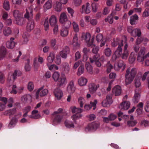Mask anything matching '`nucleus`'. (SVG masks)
Here are the masks:
<instances>
[{
  "mask_svg": "<svg viewBox=\"0 0 149 149\" xmlns=\"http://www.w3.org/2000/svg\"><path fill=\"white\" fill-rule=\"evenodd\" d=\"M130 69L128 68L126 71V73L125 74V82L126 85H128L132 82L133 81L134 77L130 76Z\"/></svg>",
  "mask_w": 149,
  "mask_h": 149,
  "instance_id": "nucleus-1",
  "label": "nucleus"
},
{
  "mask_svg": "<svg viewBox=\"0 0 149 149\" xmlns=\"http://www.w3.org/2000/svg\"><path fill=\"white\" fill-rule=\"evenodd\" d=\"M44 86H42L39 88L36 93V98L38 99V97L39 95L41 97H42L46 95L48 92V91L47 89L43 90Z\"/></svg>",
  "mask_w": 149,
  "mask_h": 149,
  "instance_id": "nucleus-2",
  "label": "nucleus"
},
{
  "mask_svg": "<svg viewBox=\"0 0 149 149\" xmlns=\"http://www.w3.org/2000/svg\"><path fill=\"white\" fill-rule=\"evenodd\" d=\"M145 53L144 50L142 49H141L138 54L137 57V61L139 62H142L143 64V61L146 59L145 56H144Z\"/></svg>",
  "mask_w": 149,
  "mask_h": 149,
  "instance_id": "nucleus-3",
  "label": "nucleus"
},
{
  "mask_svg": "<svg viewBox=\"0 0 149 149\" xmlns=\"http://www.w3.org/2000/svg\"><path fill=\"white\" fill-rule=\"evenodd\" d=\"M26 11L24 17L27 19L29 20H33V10L31 8H29L26 9Z\"/></svg>",
  "mask_w": 149,
  "mask_h": 149,
  "instance_id": "nucleus-4",
  "label": "nucleus"
},
{
  "mask_svg": "<svg viewBox=\"0 0 149 149\" xmlns=\"http://www.w3.org/2000/svg\"><path fill=\"white\" fill-rule=\"evenodd\" d=\"M54 93L57 100H60L63 95L62 91L60 89L59 87L57 88L54 90Z\"/></svg>",
  "mask_w": 149,
  "mask_h": 149,
  "instance_id": "nucleus-5",
  "label": "nucleus"
},
{
  "mask_svg": "<svg viewBox=\"0 0 149 149\" xmlns=\"http://www.w3.org/2000/svg\"><path fill=\"white\" fill-rule=\"evenodd\" d=\"M130 107V104L129 102L128 101H124L121 103L120 106L118 107L121 110H127Z\"/></svg>",
  "mask_w": 149,
  "mask_h": 149,
  "instance_id": "nucleus-6",
  "label": "nucleus"
},
{
  "mask_svg": "<svg viewBox=\"0 0 149 149\" xmlns=\"http://www.w3.org/2000/svg\"><path fill=\"white\" fill-rule=\"evenodd\" d=\"M67 91L70 93H73L75 91V87L74 86L73 81H70L67 87Z\"/></svg>",
  "mask_w": 149,
  "mask_h": 149,
  "instance_id": "nucleus-7",
  "label": "nucleus"
},
{
  "mask_svg": "<svg viewBox=\"0 0 149 149\" xmlns=\"http://www.w3.org/2000/svg\"><path fill=\"white\" fill-rule=\"evenodd\" d=\"M121 88L120 86L117 85L115 86L112 89L113 93L115 94L116 96L120 95L121 93Z\"/></svg>",
  "mask_w": 149,
  "mask_h": 149,
  "instance_id": "nucleus-8",
  "label": "nucleus"
},
{
  "mask_svg": "<svg viewBox=\"0 0 149 149\" xmlns=\"http://www.w3.org/2000/svg\"><path fill=\"white\" fill-rule=\"evenodd\" d=\"M91 36L89 33H83L82 34L81 40H84L88 44L90 42Z\"/></svg>",
  "mask_w": 149,
  "mask_h": 149,
  "instance_id": "nucleus-9",
  "label": "nucleus"
},
{
  "mask_svg": "<svg viewBox=\"0 0 149 149\" xmlns=\"http://www.w3.org/2000/svg\"><path fill=\"white\" fill-rule=\"evenodd\" d=\"M34 27V23L33 20H29L26 26V30L30 32Z\"/></svg>",
  "mask_w": 149,
  "mask_h": 149,
  "instance_id": "nucleus-10",
  "label": "nucleus"
},
{
  "mask_svg": "<svg viewBox=\"0 0 149 149\" xmlns=\"http://www.w3.org/2000/svg\"><path fill=\"white\" fill-rule=\"evenodd\" d=\"M123 41L122 40H120L118 38H116L114 40V41L112 43V45L113 47H115L118 45V46H120V47L123 46Z\"/></svg>",
  "mask_w": 149,
  "mask_h": 149,
  "instance_id": "nucleus-11",
  "label": "nucleus"
},
{
  "mask_svg": "<svg viewBox=\"0 0 149 149\" xmlns=\"http://www.w3.org/2000/svg\"><path fill=\"white\" fill-rule=\"evenodd\" d=\"M14 22L16 24L20 26L24 25L25 22L24 18L22 17L15 19Z\"/></svg>",
  "mask_w": 149,
  "mask_h": 149,
  "instance_id": "nucleus-12",
  "label": "nucleus"
},
{
  "mask_svg": "<svg viewBox=\"0 0 149 149\" xmlns=\"http://www.w3.org/2000/svg\"><path fill=\"white\" fill-rule=\"evenodd\" d=\"M99 124L98 123L93 122L89 124L87 128L88 130L91 129H96L99 127Z\"/></svg>",
  "mask_w": 149,
  "mask_h": 149,
  "instance_id": "nucleus-13",
  "label": "nucleus"
},
{
  "mask_svg": "<svg viewBox=\"0 0 149 149\" xmlns=\"http://www.w3.org/2000/svg\"><path fill=\"white\" fill-rule=\"evenodd\" d=\"M78 38L77 37V34H75L73 38L72 44L74 47H79L80 46V44L78 41Z\"/></svg>",
  "mask_w": 149,
  "mask_h": 149,
  "instance_id": "nucleus-14",
  "label": "nucleus"
},
{
  "mask_svg": "<svg viewBox=\"0 0 149 149\" xmlns=\"http://www.w3.org/2000/svg\"><path fill=\"white\" fill-rule=\"evenodd\" d=\"M118 69H116L115 67V69L117 70H118L120 69H121L122 71H123L125 68V65L123 61L121 60H120L118 63Z\"/></svg>",
  "mask_w": 149,
  "mask_h": 149,
  "instance_id": "nucleus-15",
  "label": "nucleus"
},
{
  "mask_svg": "<svg viewBox=\"0 0 149 149\" xmlns=\"http://www.w3.org/2000/svg\"><path fill=\"white\" fill-rule=\"evenodd\" d=\"M6 51L5 47L2 46L0 48V60L4 58L6 54Z\"/></svg>",
  "mask_w": 149,
  "mask_h": 149,
  "instance_id": "nucleus-16",
  "label": "nucleus"
},
{
  "mask_svg": "<svg viewBox=\"0 0 149 149\" xmlns=\"http://www.w3.org/2000/svg\"><path fill=\"white\" fill-rule=\"evenodd\" d=\"M68 20L67 17L65 13H62L60 15L59 22L60 23L63 24L64 22Z\"/></svg>",
  "mask_w": 149,
  "mask_h": 149,
  "instance_id": "nucleus-17",
  "label": "nucleus"
},
{
  "mask_svg": "<svg viewBox=\"0 0 149 149\" xmlns=\"http://www.w3.org/2000/svg\"><path fill=\"white\" fill-rule=\"evenodd\" d=\"M85 67L87 72L90 74H92L93 73V68L89 62H86L85 64Z\"/></svg>",
  "mask_w": 149,
  "mask_h": 149,
  "instance_id": "nucleus-18",
  "label": "nucleus"
},
{
  "mask_svg": "<svg viewBox=\"0 0 149 149\" xmlns=\"http://www.w3.org/2000/svg\"><path fill=\"white\" fill-rule=\"evenodd\" d=\"M90 4L88 3H87L86 5H84L82 6V11L83 10L87 14H88L90 12V8L89 6Z\"/></svg>",
  "mask_w": 149,
  "mask_h": 149,
  "instance_id": "nucleus-19",
  "label": "nucleus"
},
{
  "mask_svg": "<svg viewBox=\"0 0 149 149\" xmlns=\"http://www.w3.org/2000/svg\"><path fill=\"white\" fill-rule=\"evenodd\" d=\"M31 98V96L29 95H24L22 96L21 99V100L24 103H26Z\"/></svg>",
  "mask_w": 149,
  "mask_h": 149,
  "instance_id": "nucleus-20",
  "label": "nucleus"
},
{
  "mask_svg": "<svg viewBox=\"0 0 149 149\" xmlns=\"http://www.w3.org/2000/svg\"><path fill=\"white\" fill-rule=\"evenodd\" d=\"M58 86L59 87L64 84L66 81V78L65 77H61L58 79Z\"/></svg>",
  "mask_w": 149,
  "mask_h": 149,
  "instance_id": "nucleus-21",
  "label": "nucleus"
},
{
  "mask_svg": "<svg viewBox=\"0 0 149 149\" xmlns=\"http://www.w3.org/2000/svg\"><path fill=\"white\" fill-rule=\"evenodd\" d=\"M53 116L54 117L53 120L54 122L59 123L61 122V120L63 118V117L59 114H55Z\"/></svg>",
  "mask_w": 149,
  "mask_h": 149,
  "instance_id": "nucleus-22",
  "label": "nucleus"
},
{
  "mask_svg": "<svg viewBox=\"0 0 149 149\" xmlns=\"http://www.w3.org/2000/svg\"><path fill=\"white\" fill-rule=\"evenodd\" d=\"M141 35V32L140 30L138 29H136L133 30L132 33V36L134 37L137 36L140 37Z\"/></svg>",
  "mask_w": 149,
  "mask_h": 149,
  "instance_id": "nucleus-23",
  "label": "nucleus"
},
{
  "mask_svg": "<svg viewBox=\"0 0 149 149\" xmlns=\"http://www.w3.org/2000/svg\"><path fill=\"white\" fill-rule=\"evenodd\" d=\"M3 33L6 36H8L11 34L12 31L10 28L5 27L3 30Z\"/></svg>",
  "mask_w": 149,
  "mask_h": 149,
  "instance_id": "nucleus-24",
  "label": "nucleus"
},
{
  "mask_svg": "<svg viewBox=\"0 0 149 149\" xmlns=\"http://www.w3.org/2000/svg\"><path fill=\"white\" fill-rule=\"evenodd\" d=\"M50 24L52 26L56 25V18L55 16L52 15L49 19Z\"/></svg>",
  "mask_w": 149,
  "mask_h": 149,
  "instance_id": "nucleus-25",
  "label": "nucleus"
},
{
  "mask_svg": "<svg viewBox=\"0 0 149 149\" xmlns=\"http://www.w3.org/2000/svg\"><path fill=\"white\" fill-rule=\"evenodd\" d=\"M84 66L83 64H81L78 68L77 74L78 76H80L84 73Z\"/></svg>",
  "mask_w": 149,
  "mask_h": 149,
  "instance_id": "nucleus-26",
  "label": "nucleus"
},
{
  "mask_svg": "<svg viewBox=\"0 0 149 149\" xmlns=\"http://www.w3.org/2000/svg\"><path fill=\"white\" fill-rule=\"evenodd\" d=\"M136 54L133 52H132L130 54L129 58V63L131 64L133 63L135 61L136 59Z\"/></svg>",
  "mask_w": 149,
  "mask_h": 149,
  "instance_id": "nucleus-27",
  "label": "nucleus"
},
{
  "mask_svg": "<svg viewBox=\"0 0 149 149\" xmlns=\"http://www.w3.org/2000/svg\"><path fill=\"white\" fill-rule=\"evenodd\" d=\"M52 2L51 0H48L44 6L45 9L48 10L50 9L52 6Z\"/></svg>",
  "mask_w": 149,
  "mask_h": 149,
  "instance_id": "nucleus-28",
  "label": "nucleus"
},
{
  "mask_svg": "<svg viewBox=\"0 0 149 149\" xmlns=\"http://www.w3.org/2000/svg\"><path fill=\"white\" fill-rule=\"evenodd\" d=\"M89 88L91 93L93 94L96 91V85L94 84H91L89 85Z\"/></svg>",
  "mask_w": 149,
  "mask_h": 149,
  "instance_id": "nucleus-29",
  "label": "nucleus"
},
{
  "mask_svg": "<svg viewBox=\"0 0 149 149\" xmlns=\"http://www.w3.org/2000/svg\"><path fill=\"white\" fill-rule=\"evenodd\" d=\"M79 84L81 86L85 85L87 82L86 79L81 77L78 80Z\"/></svg>",
  "mask_w": 149,
  "mask_h": 149,
  "instance_id": "nucleus-30",
  "label": "nucleus"
},
{
  "mask_svg": "<svg viewBox=\"0 0 149 149\" xmlns=\"http://www.w3.org/2000/svg\"><path fill=\"white\" fill-rule=\"evenodd\" d=\"M82 51L84 53L83 57L84 58H86V60L87 59L88 57V54L90 51V49L86 47H84L83 48Z\"/></svg>",
  "mask_w": 149,
  "mask_h": 149,
  "instance_id": "nucleus-31",
  "label": "nucleus"
},
{
  "mask_svg": "<svg viewBox=\"0 0 149 149\" xmlns=\"http://www.w3.org/2000/svg\"><path fill=\"white\" fill-rule=\"evenodd\" d=\"M55 9L56 11L60 12L62 9L61 4L59 2L57 1L56 3L55 6Z\"/></svg>",
  "mask_w": 149,
  "mask_h": 149,
  "instance_id": "nucleus-32",
  "label": "nucleus"
},
{
  "mask_svg": "<svg viewBox=\"0 0 149 149\" xmlns=\"http://www.w3.org/2000/svg\"><path fill=\"white\" fill-rule=\"evenodd\" d=\"M122 50L121 47L119 45V46H118L117 49L115 51L114 54L120 57L122 54Z\"/></svg>",
  "mask_w": 149,
  "mask_h": 149,
  "instance_id": "nucleus-33",
  "label": "nucleus"
},
{
  "mask_svg": "<svg viewBox=\"0 0 149 149\" xmlns=\"http://www.w3.org/2000/svg\"><path fill=\"white\" fill-rule=\"evenodd\" d=\"M15 44V42L13 41H8L6 43V47L8 48L13 49Z\"/></svg>",
  "mask_w": 149,
  "mask_h": 149,
  "instance_id": "nucleus-34",
  "label": "nucleus"
},
{
  "mask_svg": "<svg viewBox=\"0 0 149 149\" xmlns=\"http://www.w3.org/2000/svg\"><path fill=\"white\" fill-rule=\"evenodd\" d=\"M60 74L57 72H55L52 75V78L55 81H57L59 78Z\"/></svg>",
  "mask_w": 149,
  "mask_h": 149,
  "instance_id": "nucleus-35",
  "label": "nucleus"
},
{
  "mask_svg": "<svg viewBox=\"0 0 149 149\" xmlns=\"http://www.w3.org/2000/svg\"><path fill=\"white\" fill-rule=\"evenodd\" d=\"M17 119L15 117L12 118L8 125V126L11 127L13 125H15L17 122Z\"/></svg>",
  "mask_w": 149,
  "mask_h": 149,
  "instance_id": "nucleus-36",
  "label": "nucleus"
},
{
  "mask_svg": "<svg viewBox=\"0 0 149 149\" xmlns=\"http://www.w3.org/2000/svg\"><path fill=\"white\" fill-rule=\"evenodd\" d=\"M82 116V115L80 113H76L75 114L73 115L72 116V118L74 120V122L76 123V120L79 118H81Z\"/></svg>",
  "mask_w": 149,
  "mask_h": 149,
  "instance_id": "nucleus-37",
  "label": "nucleus"
},
{
  "mask_svg": "<svg viewBox=\"0 0 149 149\" xmlns=\"http://www.w3.org/2000/svg\"><path fill=\"white\" fill-rule=\"evenodd\" d=\"M82 111V109L79 108H76L74 107L72 108V113H81Z\"/></svg>",
  "mask_w": 149,
  "mask_h": 149,
  "instance_id": "nucleus-38",
  "label": "nucleus"
},
{
  "mask_svg": "<svg viewBox=\"0 0 149 149\" xmlns=\"http://www.w3.org/2000/svg\"><path fill=\"white\" fill-rule=\"evenodd\" d=\"M68 33L67 29H63L60 31V34L62 37H65L67 36Z\"/></svg>",
  "mask_w": 149,
  "mask_h": 149,
  "instance_id": "nucleus-39",
  "label": "nucleus"
},
{
  "mask_svg": "<svg viewBox=\"0 0 149 149\" xmlns=\"http://www.w3.org/2000/svg\"><path fill=\"white\" fill-rule=\"evenodd\" d=\"M22 74V72L19 71L15 70L14 72L12 75L13 79L14 80H15L17 78V76H20Z\"/></svg>",
  "mask_w": 149,
  "mask_h": 149,
  "instance_id": "nucleus-40",
  "label": "nucleus"
},
{
  "mask_svg": "<svg viewBox=\"0 0 149 149\" xmlns=\"http://www.w3.org/2000/svg\"><path fill=\"white\" fill-rule=\"evenodd\" d=\"M140 95L139 93H136L134 96V103H137L139 101Z\"/></svg>",
  "mask_w": 149,
  "mask_h": 149,
  "instance_id": "nucleus-41",
  "label": "nucleus"
},
{
  "mask_svg": "<svg viewBox=\"0 0 149 149\" xmlns=\"http://www.w3.org/2000/svg\"><path fill=\"white\" fill-rule=\"evenodd\" d=\"M14 17L15 19L22 17L21 14L18 10H15L13 12Z\"/></svg>",
  "mask_w": 149,
  "mask_h": 149,
  "instance_id": "nucleus-42",
  "label": "nucleus"
},
{
  "mask_svg": "<svg viewBox=\"0 0 149 149\" xmlns=\"http://www.w3.org/2000/svg\"><path fill=\"white\" fill-rule=\"evenodd\" d=\"M134 84L136 87H139L141 85L140 79L138 77H136L134 79Z\"/></svg>",
  "mask_w": 149,
  "mask_h": 149,
  "instance_id": "nucleus-43",
  "label": "nucleus"
},
{
  "mask_svg": "<svg viewBox=\"0 0 149 149\" xmlns=\"http://www.w3.org/2000/svg\"><path fill=\"white\" fill-rule=\"evenodd\" d=\"M54 58V55L52 53L50 54L47 58V60L48 62L50 63H52L53 62Z\"/></svg>",
  "mask_w": 149,
  "mask_h": 149,
  "instance_id": "nucleus-44",
  "label": "nucleus"
},
{
  "mask_svg": "<svg viewBox=\"0 0 149 149\" xmlns=\"http://www.w3.org/2000/svg\"><path fill=\"white\" fill-rule=\"evenodd\" d=\"M63 23L64 24V27L67 29L70 27L71 24V22L68 20L65 21Z\"/></svg>",
  "mask_w": 149,
  "mask_h": 149,
  "instance_id": "nucleus-45",
  "label": "nucleus"
},
{
  "mask_svg": "<svg viewBox=\"0 0 149 149\" xmlns=\"http://www.w3.org/2000/svg\"><path fill=\"white\" fill-rule=\"evenodd\" d=\"M72 25L74 31L76 32H78L79 30L78 25L75 22H73Z\"/></svg>",
  "mask_w": 149,
  "mask_h": 149,
  "instance_id": "nucleus-46",
  "label": "nucleus"
},
{
  "mask_svg": "<svg viewBox=\"0 0 149 149\" xmlns=\"http://www.w3.org/2000/svg\"><path fill=\"white\" fill-rule=\"evenodd\" d=\"M3 8L6 10H8L10 9V4L8 1H5L3 4Z\"/></svg>",
  "mask_w": 149,
  "mask_h": 149,
  "instance_id": "nucleus-47",
  "label": "nucleus"
},
{
  "mask_svg": "<svg viewBox=\"0 0 149 149\" xmlns=\"http://www.w3.org/2000/svg\"><path fill=\"white\" fill-rule=\"evenodd\" d=\"M98 55L96 54L92 58H90V60L91 63H93L97 61L98 59Z\"/></svg>",
  "mask_w": 149,
  "mask_h": 149,
  "instance_id": "nucleus-48",
  "label": "nucleus"
},
{
  "mask_svg": "<svg viewBox=\"0 0 149 149\" xmlns=\"http://www.w3.org/2000/svg\"><path fill=\"white\" fill-rule=\"evenodd\" d=\"M103 38V36L102 34L99 33L96 36V40L98 42H100L102 41Z\"/></svg>",
  "mask_w": 149,
  "mask_h": 149,
  "instance_id": "nucleus-49",
  "label": "nucleus"
},
{
  "mask_svg": "<svg viewBox=\"0 0 149 149\" xmlns=\"http://www.w3.org/2000/svg\"><path fill=\"white\" fill-rule=\"evenodd\" d=\"M48 18H47L45 19V21L44 23L45 29L46 31L48 30L49 29V25L48 21Z\"/></svg>",
  "mask_w": 149,
  "mask_h": 149,
  "instance_id": "nucleus-50",
  "label": "nucleus"
},
{
  "mask_svg": "<svg viewBox=\"0 0 149 149\" xmlns=\"http://www.w3.org/2000/svg\"><path fill=\"white\" fill-rule=\"evenodd\" d=\"M137 72L136 70V68H133L130 72V75L134 78Z\"/></svg>",
  "mask_w": 149,
  "mask_h": 149,
  "instance_id": "nucleus-51",
  "label": "nucleus"
},
{
  "mask_svg": "<svg viewBox=\"0 0 149 149\" xmlns=\"http://www.w3.org/2000/svg\"><path fill=\"white\" fill-rule=\"evenodd\" d=\"M128 51H124V52L121 55L122 58L123 59H126L128 56Z\"/></svg>",
  "mask_w": 149,
  "mask_h": 149,
  "instance_id": "nucleus-52",
  "label": "nucleus"
},
{
  "mask_svg": "<svg viewBox=\"0 0 149 149\" xmlns=\"http://www.w3.org/2000/svg\"><path fill=\"white\" fill-rule=\"evenodd\" d=\"M137 123L136 120L128 121L127 122V124L129 126H135Z\"/></svg>",
  "mask_w": 149,
  "mask_h": 149,
  "instance_id": "nucleus-53",
  "label": "nucleus"
},
{
  "mask_svg": "<svg viewBox=\"0 0 149 149\" xmlns=\"http://www.w3.org/2000/svg\"><path fill=\"white\" fill-rule=\"evenodd\" d=\"M104 53L107 56H109L111 54V52L109 48H107L105 49Z\"/></svg>",
  "mask_w": 149,
  "mask_h": 149,
  "instance_id": "nucleus-54",
  "label": "nucleus"
},
{
  "mask_svg": "<svg viewBox=\"0 0 149 149\" xmlns=\"http://www.w3.org/2000/svg\"><path fill=\"white\" fill-rule=\"evenodd\" d=\"M102 104L103 107H107L109 106L110 104H111L104 100L102 102Z\"/></svg>",
  "mask_w": 149,
  "mask_h": 149,
  "instance_id": "nucleus-55",
  "label": "nucleus"
},
{
  "mask_svg": "<svg viewBox=\"0 0 149 149\" xmlns=\"http://www.w3.org/2000/svg\"><path fill=\"white\" fill-rule=\"evenodd\" d=\"M27 63L25 65V69L26 71H29L31 69L29 65V59H27Z\"/></svg>",
  "mask_w": 149,
  "mask_h": 149,
  "instance_id": "nucleus-56",
  "label": "nucleus"
},
{
  "mask_svg": "<svg viewBox=\"0 0 149 149\" xmlns=\"http://www.w3.org/2000/svg\"><path fill=\"white\" fill-rule=\"evenodd\" d=\"M112 97V96L111 95H108L107 96L106 99L105 100L110 103L112 104L113 102Z\"/></svg>",
  "mask_w": 149,
  "mask_h": 149,
  "instance_id": "nucleus-57",
  "label": "nucleus"
},
{
  "mask_svg": "<svg viewBox=\"0 0 149 149\" xmlns=\"http://www.w3.org/2000/svg\"><path fill=\"white\" fill-rule=\"evenodd\" d=\"M56 43V40L55 39H52L51 41V46L54 49H56V48L54 46L55 45Z\"/></svg>",
  "mask_w": 149,
  "mask_h": 149,
  "instance_id": "nucleus-58",
  "label": "nucleus"
},
{
  "mask_svg": "<svg viewBox=\"0 0 149 149\" xmlns=\"http://www.w3.org/2000/svg\"><path fill=\"white\" fill-rule=\"evenodd\" d=\"M4 76L3 73L0 72V82L1 84H3L4 82Z\"/></svg>",
  "mask_w": 149,
  "mask_h": 149,
  "instance_id": "nucleus-59",
  "label": "nucleus"
},
{
  "mask_svg": "<svg viewBox=\"0 0 149 149\" xmlns=\"http://www.w3.org/2000/svg\"><path fill=\"white\" fill-rule=\"evenodd\" d=\"M149 16V8H146L143 14V17H148Z\"/></svg>",
  "mask_w": 149,
  "mask_h": 149,
  "instance_id": "nucleus-60",
  "label": "nucleus"
},
{
  "mask_svg": "<svg viewBox=\"0 0 149 149\" xmlns=\"http://www.w3.org/2000/svg\"><path fill=\"white\" fill-rule=\"evenodd\" d=\"M22 0H12V2L13 4L15 5H20L21 3Z\"/></svg>",
  "mask_w": 149,
  "mask_h": 149,
  "instance_id": "nucleus-61",
  "label": "nucleus"
},
{
  "mask_svg": "<svg viewBox=\"0 0 149 149\" xmlns=\"http://www.w3.org/2000/svg\"><path fill=\"white\" fill-rule=\"evenodd\" d=\"M34 86L32 82H29L28 86V90L31 91L33 90V89Z\"/></svg>",
  "mask_w": 149,
  "mask_h": 149,
  "instance_id": "nucleus-62",
  "label": "nucleus"
},
{
  "mask_svg": "<svg viewBox=\"0 0 149 149\" xmlns=\"http://www.w3.org/2000/svg\"><path fill=\"white\" fill-rule=\"evenodd\" d=\"M64 71L66 73H68L69 71V67L68 64L66 65L63 66Z\"/></svg>",
  "mask_w": 149,
  "mask_h": 149,
  "instance_id": "nucleus-63",
  "label": "nucleus"
},
{
  "mask_svg": "<svg viewBox=\"0 0 149 149\" xmlns=\"http://www.w3.org/2000/svg\"><path fill=\"white\" fill-rule=\"evenodd\" d=\"M141 125L146 127L149 125V122L147 120H144L141 122Z\"/></svg>",
  "mask_w": 149,
  "mask_h": 149,
  "instance_id": "nucleus-64",
  "label": "nucleus"
}]
</instances>
